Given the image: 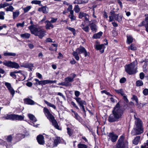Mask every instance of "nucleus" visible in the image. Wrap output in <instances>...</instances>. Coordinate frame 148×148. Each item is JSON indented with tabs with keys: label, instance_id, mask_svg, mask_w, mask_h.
Masks as SVG:
<instances>
[{
	"label": "nucleus",
	"instance_id": "nucleus-1",
	"mask_svg": "<svg viewBox=\"0 0 148 148\" xmlns=\"http://www.w3.org/2000/svg\"><path fill=\"white\" fill-rule=\"evenodd\" d=\"M123 113V110L120 107L119 103H117L114 107L108 119L110 123H112L119 121L122 118Z\"/></svg>",
	"mask_w": 148,
	"mask_h": 148
},
{
	"label": "nucleus",
	"instance_id": "nucleus-2",
	"mask_svg": "<svg viewBox=\"0 0 148 148\" xmlns=\"http://www.w3.org/2000/svg\"><path fill=\"white\" fill-rule=\"evenodd\" d=\"M31 33L42 39L45 35L46 31L41 26L32 25L28 27Z\"/></svg>",
	"mask_w": 148,
	"mask_h": 148
},
{
	"label": "nucleus",
	"instance_id": "nucleus-3",
	"mask_svg": "<svg viewBox=\"0 0 148 148\" xmlns=\"http://www.w3.org/2000/svg\"><path fill=\"white\" fill-rule=\"evenodd\" d=\"M134 117L136 119L135 123L136 127L135 130L134 129L132 131L131 134L133 135H138L143 133V132L142 121L139 118L136 117L135 115H134Z\"/></svg>",
	"mask_w": 148,
	"mask_h": 148
},
{
	"label": "nucleus",
	"instance_id": "nucleus-4",
	"mask_svg": "<svg viewBox=\"0 0 148 148\" xmlns=\"http://www.w3.org/2000/svg\"><path fill=\"white\" fill-rule=\"evenodd\" d=\"M138 63L137 60L125 66V70L126 72L130 75L133 74L137 72Z\"/></svg>",
	"mask_w": 148,
	"mask_h": 148
},
{
	"label": "nucleus",
	"instance_id": "nucleus-5",
	"mask_svg": "<svg viewBox=\"0 0 148 148\" xmlns=\"http://www.w3.org/2000/svg\"><path fill=\"white\" fill-rule=\"evenodd\" d=\"M43 111L47 118L52 123V125L57 129L60 130L58 125L54 117L50 113L48 109L46 108H44Z\"/></svg>",
	"mask_w": 148,
	"mask_h": 148
},
{
	"label": "nucleus",
	"instance_id": "nucleus-6",
	"mask_svg": "<svg viewBox=\"0 0 148 148\" xmlns=\"http://www.w3.org/2000/svg\"><path fill=\"white\" fill-rule=\"evenodd\" d=\"M128 142L125 138V136L123 134L118 140L115 148H127Z\"/></svg>",
	"mask_w": 148,
	"mask_h": 148
},
{
	"label": "nucleus",
	"instance_id": "nucleus-7",
	"mask_svg": "<svg viewBox=\"0 0 148 148\" xmlns=\"http://www.w3.org/2000/svg\"><path fill=\"white\" fill-rule=\"evenodd\" d=\"M4 118L6 119L12 120H22L24 119V117L22 116L15 114H7Z\"/></svg>",
	"mask_w": 148,
	"mask_h": 148
},
{
	"label": "nucleus",
	"instance_id": "nucleus-8",
	"mask_svg": "<svg viewBox=\"0 0 148 148\" xmlns=\"http://www.w3.org/2000/svg\"><path fill=\"white\" fill-rule=\"evenodd\" d=\"M118 136L113 132L110 133L108 136V141H111L112 142L116 141Z\"/></svg>",
	"mask_w": 148,
	"mask_h": 148
},
{
	"label": "nucleus",
	"instance_id": "nucleus-9",
	"mask_svg": "<svg viewBox=\"0 0 148 148\" xmlns=\"http://www.w3.org/2000/svg\"><path fill=\"white\" fill-rule=\"evenodd\" d=\"M71 75L72 76V77H67L65 78V82L66 84V86H71V82L73 81L74 78L76 76V75L74 74H72Z\"/></svg>",
	"mask_w": 148,
	"mask_h": 148
},
{
	"label": "nucleus",
	"instance_id": "nucleus-10",
	"mask_svg": "<svg viewBox=\"0 0 148 148\" xmlns=\"http://www.w3.org/2000/svg\"><path fill=\"white\" fill-rule=\"evenodd\" d=\"M75 99L79 104L80 106L81 107V108L82 109L83 111L85 112V110L84 105H86V102L84 101L81 100V98L79 97L75 98Z\"/></svg>",
	"mask_w": 148,
	"mask_h": 148
},
{
	"label": "nucleus",
	"instance_id": "nucleus-11",
	"mask_svg": "<svg viewBox=\"0 0 148 148\" xmlns=\"http://www.w3.org/2000/svg\"><path fill=\"white\" fill-rule=\"evenodd\" d=\"M79 54L84 53L85 57L88 55L89 53L88 52L86 49L82 46H80L79 48H77L75 50Z\"/></svg>",
	"mask_w": 148,
	"mask_h": 148
},
{
	"label": "nucleus",
	"instance_id": "nucleus-12",
	"mask_svg": "<svg viewBox=\"0 0 148 148\" xmlns=\"http://www.w3.org/2000/svg\"><path fill=\"white\" fill-rule=\"evenodd\" d=\"M5 85L12 95V97H13L15 93V91L12 87L11 84L9 83L5 82Z\"/></svg>",
	"mask_w": 148,
	"mask_h": 148
},
{
	"label": "nucleus",
	"instance_id": "nucleus-13",
	"mask_svg": "<svg viewBox=\"0 0 148 148\" xmlns=\"http://www.w3.org/2000/svg\"><path fill=\"white\" fill-rule=\"evenodd\" d=\"M104 44L101 45L97 44L95 46V48L97 50H100L101 53H103L104 52Z\"/></svg>",
	"mask_w": 148,
	"mask_h": 148
},
{
	"label": "nucleus",
	"instance_id": "nucleus-14",
	"mask_svg": "<svg viewBox=\"0 0 148 148\" xmlns=\"http://www.w3.org/2000/svg\"><path fill=\"white\" fill-rule=\"evenodd\" d=\"M44 139V137L43 136L41 135H40L37 137V141L40 145H43L44 144L45 141Z\"/></svg>",
	"mask_w": 148,
	"mask_h": 148
},
{
	"label": "nucleus",
	"instance_id": "nucleus-15",
	"mask_svg": "<svg viewBox=\"0 0 148 148\" xmlns=\"http://www.w3.org/2000/svg\"><path fill=\"white\" fill-rule=\"evenodd\" d=\"M15 136L14 138L15 140V141L16 143L20 140L21 139L25 137V136L24 134H22L20 133L16 135H14Z\"/></svg>",
	"mask_w": 148,
	"mask_h": 148
},
{
	"label": "nucleus",
	"instance_id": "nucleus-16",
	"mask_svg": "<svg viewBox=\"0 0 148 148\" xmlns=\"http://www.w3.org/2000/svg\"><path fill=\"white\" fill-rule=\"evenodd\" d=\"M144 62V64L143 66V71L144 72H146L147 69V66L148 65V60L145 59L143 60L140 62L141 63H142Z\"/></svg>",
	"mask_w": 148,
	"mask_h": 148
},
{
	"label": "nucleus",
	"instance_id": "nucleus-17",
	"mask_svg": "<svg viewBox=\"0 0 148 148\" xmlns=\"http://www.w3.org/2000/svg\"><path fill=\"white\" fill-rule=\"evenodd\" d=\"M38 11L42 12L44 14H46L48 12L49 9L46 6H43L38 8Z\"/></svg>",
	"mask_w": 148,
	"mask_h": 148
},
{
	"label": "nucleus",
	"instance_id": "nucleus-18",
	"mask_svg": "<svg viewBox=\"0 0 148 148\" xmlns=\"http://www.w3.org/2000/svg\"><path fill=\"white\" fill-rule=\"evenodd\" d=\"M15 136H14V134L12 135H10L7 136L6 138V140L8 142H11L12 140L13 142V143L14 144L16 143V141H15Z\"/></svg>",
	"mask_w": 148,
	"mask_h": 148
},
{
	"label": "nucleus",
	"instance_id": "nucleus-19",
	"mask_svg": "<svg viewBox=\"0 0 148 148\" xmlns=\"http://www.w3.org/2000/svg\"><path fill=\"white\" fill-rule=\"evenodd\" d=\"M79 17L80 18H82L84 17L86 21H88V20L89 16L86 13L82 12H80L79 13Z\"/></svg>",
	"mask_w": 148,
	"mask_h": 148
},
{
	"label": "nucleus",
	"instance_id": "nucleus-20",
	"mask_svg": "<svg viewBox=\"0 0 148 148\" xmlns=\"http://www.w3.org/2000/svg\"><path fill=\"white\" fill-rule=\"evenodd\" d=\"M62 139L60 137H56L54 140L53 147H56L58 143H60Z\"/></svg>",
	"mask_w": 148,
	"mask_h": 148
},
{
	"label": "nucleus",
	"instance_id": "nucleus-21",
	"mask_svg": "<svg viewBox=\"0 0 148 148\" xmlns=\"http://www.w3.org/2000/svg\"><path fill=\"white\" fill-rule=\"evenodd\" d=\"M24 101L26 104L28 105H33L37 104L34 101L29 98L25 99Z\"/></svg>",
	"mask_w": 148,
	"mask_h": 148
},
{
	"label": "nucleus",
	"instance_id": "nucleus-22",
	"mask_svg": "<svg viewBox=\"0 0 148 148\" xmlns=\"http://www.w3.org/2000/svg\"><path fill=\"white\" fill-rule=\"evenodd\" d=\"M21 66L28 68L30 69V70L32 71V68L34 67V65L33 64L25 63L21 65Z\"/></svg>",
	"mask_w": 148,
	"mask_h": 148
},
{
	"label": "nucleus",
	"instance_id": "nucleus-23",
	"mask_svg": "<svg viewBox=\"0 0 148 148\" xmlns=\"http://www.w3.org/2000/svg\"><path fill=\"white\" fill-rule=\"evenodd\" d=\"M13 72L15 73H18V75L19 76H21L22 77V76H23V79H21V80L23 81L25 79V78H26V76L25 74L23 73V71H22L20 70L19 71H15Z\"/></svg>",
	"mask_w": 148,
	"mask_h": 148
},
{
	"label": "nucleus",
	"instance_id": "nucleus-24",
	"mask_svg": "<svg viewBox=\"0 0 148 148\" xmlns=\"http://www.w3.org/2000/svg\"><path fill=\"white\" fill-rule=\"evenodd\" d=\"M114 19L119 22L121 21L122 18V16L120 14H114L113 15Z\"/></svg>",
	"mask_w": 148,
	"mask_h": 148
},
{
	"label": "nucleus",
	"instance_id": "nucleus-25",
	"mask_svg": "<svg viewBox=\"0 0 148 148\" xmlns=\"http://www.w3.org/2000/svg\"><path fill=\"white\" fill-rule=\"evenodd\" d=\"M88 0H75L74 1L73 3L74 4H83L86 3L88 2Z\"/></svg>",
	"mask_w": 148,
	"mask_h": 148
},
{
	"label": "nucleus",
	"instance_id": "nucleus-26",
	"mask_svg": "<svg viewBox=\"0 0 148 148\" xmlns=\"http://www.w3.org/2000/svg\"><path fill=\"white\" fill-rule=\"evenodd\" d=\"M90 27L91 30L94 32H97V25L94 23H91L90 24Z\"/></svg>",
	"mask_w": 148,
	"mask_h": 148
},
{
	"label": "nucleus",
	"instance_id": "nucleus-27",
	"mask_svg": "<svg viewBox=\"0 0 148 148\" xmlns=\"http://www.w3.org/2000/svg\"><path fill=\"white\" fill-rule=\"evenodd\" d=\"M103 32H100L94 34L93 36V38L95 39L100 38Z\"/></svg>",
	"mask_w": 148,
	"mask_h": 148
},
{
	"label": "nucleus",
	"instance_id": "nucleus-28",
	"mask_svg": "<svg viewBox=\"0 0 148 148\" xmlns=\"http://www.w3.org/2000/svg\"><path fill=\"white\" fill-rule=\"evenodd\" d=\"M45 23H47L46 25V29H50V27L52 28L53 27V25L51 23L50 21L47 20L45 22Z\"/></svg>",
	"mask_w": 148,
	"mask_h": 148
},
{
	"label": "nucleus",
	"instance_id": "nucleus-29",
	"mask_svg": "<svg viewBox=\"0 0 148 148\" xmlns=\"http://www.w3.org/2000/svg\"><path fill=\"white\" fill-rule=\"evenodd\" d=\"M28 116L31 120V121L33 123L34 122H36L37 121V119L34 115L31 114H29Z\"/></svg>",
	"mask_w": 148,
	"mask_h": 148
},
{
	"label": "nucleus",
	"instance_id": "nucleus-30",
	"mask_svg": "<svg viewBox=\"0 0 148 148\" xmlns=\"http://www.w3.org/2000/svg\"><path fill=\"white\" fill-rule=\"evenodd\" d=\"M20 36L22 38L28 39L30 37V34L28 33H25L24 34H21Z\"/></svg>",
	"mask_w": 148,
	"mask_h": 148
},
{
	"label": "nucleus",
	"instance_id": "nucleus-31",
	"mask_svg": "<svg viewBox=\"0 0 148 148\" xmlns=\"http://www.w3.org/2000/svg\"><path fill=\"white\" fill-rule=\"evenodd\" d=\"M140 138V136H137L136 137L133 141V143L135 145H137L139 143Z\"/></svg>",
	"mask_w": 148,
	"mask_h": 148
},
{
	"label": "nucleus",
	"instance_id": "nucleus-32",
	"mask_svg": "<svg viewBox=\"0 0 148 148\" xmlns=\"http://www.w3.org/2000/svg\"><path fill=\"white\" fill-rule=\"evenodd\" d=\"M133 38L131 36L127 35V43L130 44L133 42Z\"/></svg>",
	"mask_w": 148,
	"mask_h": 148
},
{
	"label": "nucleus",
	"instance_id": "nucleus-33",
	"mask_svg": "<svg viewBox=\"0 0 148 148\" xmlns=\"http://www.w3.org/2000/svg\"><path fill=\"white\" fill-rule=\"evenodd\" d=\"M5 56H16V54L15 53L9 52H4L3 54Z\"/></svg>",
	"mask_w": 148,
	"mask_h": 148
},
{
	"label": "nucleus",
	"instance_id": "nucleus-34",
	"mask_svg": "<svg viewBox=\"0 0 148 148\" xmlns=\"http://www.w3.org/2000/svg\"><path fill=\"white\" fill-rule=\"evenodd\" d=\"M44 102H45V103L48 106L53 108V109H54L55 110L56 109V107L54 105L49 102L47 101L46 100H45Z\"/></svg>",
	"mask_w": 148,
	"mask_h": 148
},
{
	"label": "nucleus",
	"instance_id": "nucleus-35",
	"mask_svg": "<svg viewBox=\"0 0 148 148\" xmlns=\"http://www.w3.org/2000/svg\"><path fill=\"white\" fill-rule=\"evenodd\" d=\"M11 67L17 69L20 67V66L17 63L15 62H12Z\"/></svg>",
	"mask_w": 148,
	"mask_h": 148
},
{
	"label": "nucleus",
	"instance_id": "nucleus-36",
	"mask_svg": "<svg viewBox=\"0 0 148 148\" xmlns=\"http://www.w3.org/2000/svg\"><path fill=\"white\" fill-rule=\"evenodd\" d=\"M12 62L10 61H5L3 62V63L4 65L8 67H11Z\"/></svg>",
	"mask_w": 148,
	"mask_h": 148
},
{
	"label": "nucleus",
	"instance_id": "nucleus-37",
	"mask_svg": "<svg viewBox=\"0 0 148 148\" xmlns=\"http://www.w3.org/2000/svg\"><path fill=\"white\" fill-rule=\"evenodd\" d=\"M79 54L76 51H73V55L77 60H79V58L78 55Z\"/></svg>",
	"mask_w": 148,
	"mask_h": 148
},
{
	"label": "nucleus",
	"instance_id": "nucleus-38",
	"mask_svg": "<svg viewBox=\"0 0 148 148\" xmlns=\"http://www.w3.org/2000/svg\"><path fill=\"white\" fill-rule=\"evenodd\" d=\"M81 27L82 29L85 32H88L89 31V28L88 26H84V25L82 24L81 25Z\"/></svg>",
	"mask_w": 148,
	"mask_h": 148
},
{
	"label": "nucleus",
	"instance_id": "nucleus-39",
	"mask_svg": "<svg viewBox=\"0 0 148 148\" xmlns=\"http://www.w3.org/2000/svg\"><path fill=\"white\" fill-rule=\"evenodd\" d=\"M20 14L19 11V10H16L15 12H13V18L15 19Z\"/></svg>",
	"mask_w": 148,
	"mask_h": 148
},
{
	"label": "nucleus",
	"instance_id": "nucleus-40",
	"mask_svg": "<svg viewBox=\"0 0 148 148\" xmlns=\"http://www.w3.org/2000/svg\"><path fill=\"white\" fill-rule=\"evenodd\" d=\"M128 49L132 51H135L136 50L137 48L134 44H132L130 46L128 47Z\"/></svg>",
	"mask_w": 148,
	"mask_h": 148
},
{
	"label": "nucleus",
	"instance_id": "nucleus-41",
	"mask_svg": "<svg viewBox=\"0 0 148 148\" xmlns=\"http://www.w3.org/2000/svg\"><path fill=\"white\" fill-rule=\"evenodd\" d=\"M31 3L33 4L39 5L40 6L42 5L41 4V1H40L35 0H33L31 1Z\"/></svg>",
	"mask_w": 148,
	"mask_h": 148
},
{
	"label": "nucleus",
	"instance_id": "nucleus-42",
	"mask_svg": "<svg viewBox=\"0 0 148 148\" xmlns=\"http://www.w3.org/2000/svg\"><path fill=\"white\" fill-rule=\"evenodd\" d=\"M115 91L116 93L118 94H120L122 96L125 95L122 89L116 90Z\"/></svg>",
	"mask_w": 148,
	"mask_h": 148
},
{
	"label": "nucleus",
	"instance_id": "nucleus-43",
	"mask_svg": "<svg viewBox=\"0 0 148 148\" xmlns=\"http://www.w3.org/2000/svg\"><path fill=\"white\" fill-rule=\"evenodd\" d=\"M77 146L78 148H88L87 146L84 144L79 143Z\"/></svg>",
	"mask_w": 148,
	"mask_h": 148
},
{
	"label": "nucleus",
	"instance_id": "nucleus-44",
	"mask_svg": "<svg viewBox=\"0 0 148 148\" xmlns=\"http://www.w3.org/2000/svg\"><path fill=\"white\" fill-rule=\"evenodd\" d=\"M136 85L137 86H140L143 85V81L141 80H138L136 82Z\"/></svg>",
	"mask_w": 148,
	"mask_h": 148
},
{
	"label": "nucleus",
	"instance_id": "nucleus-45",
	"mask_svg": "<svg viewBox=\"0 0 148 148\" xmlns=\"http://www.w3.org/2000/svg\"><path fill=\"white\" fill-rule=\"evenodd\" d=\"M10 5L9 4L6 2H4L3 3L0 4V9L4 8Z\"/></svg>",
	"mask_w": 148,
	"mask_h": 148
},
{
	"label": "nucleus",
	"instance_id": "nucleus-46",
	"mask_svg": "<svg viewBox=\"0 0 148 148\" xmlns=\"http://www.w3.org/2000/svg\"><path fill=\"white\" fill-rule=\"evenodd\" d=\"M74 10L76 13H78L80 11V8L78 5H75L74 8Z\"/></svg>",
	"mask_w": 148,
	"mask_h": 148
},
{
	"label": "nucleus",
	"instance_id": "nucleus-47",
	"mask_svg": "<svg viewBox=\"0 0 148 148\" xmlns=\"http://www.w3.org/2000/svg\"><path fill=\"white\" fill-rule=\"evenodd\" d=\"M5 14L4 12L0 11V19L3 20L5 19L4 15Z\"/></svg>",
	"mask_w": 148,
	"mask_h": 148
},
{
	"label": "nucleus",
	"instance_id": "nucleus-48",
	"mask_svg": "<svg viewBox=\"0 0 148 148\" xmlns=\"http://www.w3.org/2000/svg\"><path fill=\"white\" fill-rule=\"evenodd\" d=\"M31 6H28L26 7L23 8V10L24 13L27 12L31 9Z\"/></svg>",
	"mask_w": 148,
	"mask_h": 148
},
{
	"label": "nucleus",
	"instance_id": "nucleus-49",
	"mask_svg": "<svg viewBox=\"0 0 148 148\" xmlns=\"http://www.w3.org/2000/svg\"><path fill=\"white\" fill-rule=\"evenodd\" d=\"M73 13H70V14L69 15V17L71 19V21H73L75 19V17Z\"/></svg>",
	"mask_w": 148,
	"mask_h": 148
},
{
	"label": "nucleus",
	"instance_id": "nucleus-50",
	"mask_svg": "<svg viewBox=\"0 0 148 148\" xmlns=\"http://www.w3.org/2000/svg\"><path fill=\"white\" fill-rule=\"evenodd\" d=\"M72 9L73 6L72 5H70L67 9V10L70 12V13H74L73 11L72 10Z\"/></svg>",
	"mask_w": 148,
	"mask_h": 148
},
{
	"label": "nucleus",
	"instance_id": "nucleus-51",
	"mask_svg": "<svg viewBox=\"0 0 148 148\" xmlns=\"http://www.w3.org/2000/svg\"><path fill=\"white\" fill-rule=\"evenodd\" d=\"M34 80L36 82L34 83V84L35 85H41V81H39L37 79H34Z\"/></svg>",
	"mask_w": 148,
	"mask_h": 148
},
{
	"label": "nucleus",
	"instance_id": "nucleus-52",
	"mask_svg": "<svg viewBox=\"0 0 148 148\" xmlns=\"http://www.w3.org/2000/svg\"><path fill=\"white\" fill-rule=\"evenodd\" d=\"M67 130L68 134L70 136H71L73 134V132L72 130L69 127H67Z\"/></svg>",
	"mask_w": 148,
	"mask_h": 148
},
{
	"label": "nucleus",
	"instance_id": "nucleus-53",
	"mask_svg": "<svg viewBox=\"0 0 148 148\" xmlns=\"http://www.w3.org/2000/svg\"><path fill=\"white\" fill-rule=\"evenodd\" d=\"M6 10L7 11L12 12L14 10V8L12 6L10 5L9 7H7Z\"/></svg>",
	"mask_w": 148,
	"mask_h": 148
},
{
	"label": "nucleus",
	"instance_id": "nucleus-54",
	"mask_svg": "<svg viewBox=\"0 0 148 148\" xmlns=\"http://www.w3.org/2000/svg\"><path fill=\"white\" fill-rule=\"evenodd\" d=\"M25 24L24 21H23L22 23H17L16 25V27H23L24 26Z\"/></svg>",
	"mask_w": 148,
	"mask_h": 148
},
{
	"label": "nucleus",
	"instance_id": "nucleus-55",
	"mask_svg": "<svg viewBox=\"0 0 148 148\" xmlns=\"http://www.w3.org/2000/svg\"><path fill=\"white\" fill-rule=\"evenodd\" d=\"M74 117L75 119L78 121H79L81 120L80 117L77 113H75Z\"/></svg>",
	"mask_w": 148,
	"mask_h": 148
},
{
	"label": "nucleus",
	"instance_id": "nucleus-56",
	"mask_svg": "<svg viewBox=\"0 0 148 148\" xmlns=\"http://www.w3.org/2000/svg\"><path fill=\"white\" fill-rule=\"evenodd\" d=\"M67 29H68L69 30L72 32L74 35H75V34H76V33L75 32V30L74 28L69 27H67Z\"/></svg>",
	"mask_w": 148,
	"mask_h": 148
},
{
	"label": "nucleus",
	"instance_id": "nucleus-57",
	"mask_svg": "<svg viewBox=\"0 0 148 148\" xmlns=\"http://www.w3.org/2000/svg\"><path fill=\"white\" fill-rule=\"evenodd\" d=\"M141 148H148V140L146 141V142L144 143L143 145L141 146Z\"/></svg>",
	"mask_w": 148,
	"mask_h": 148
},
{
	"label": "nucleus",
	"instance_id": "nucleus-58",
	"mask_svg": "<svg viewBox=\"0 0 148 148\" xmlns=\"http://www.w3.org/2000/svg\"><path fill=\"white\" fill-rule=\"evenodd\" d=\"M48 84V80H44L41 81V85L42 86Z\"/></svg>",
	"mask_w": 148,
	"mask_h": 148
},
{
	"label": "nucleus",
	"instance_id": "nucleus-59",
	"mask_svg": "<svg viewBox=\"0 0 148 148\" xmlns=\"http://www.w3.org/2000/svg\"><path fill=\"white\" fill-rule=\"evenodd\" d=\"M132 99L133 100H135L136 103H138V99L136 96L134 95H133Z\"/></svg>",
	"mask_w": 148,
	"mask_h": 148
},
{
	"label": "nucleus",
	"instance_id": "nucleus-60",
	"mask_svg": "<svg viewBox=\"0 0 148 148\" xmlns=\"http://www.w3.org/2000/svg\"><path fill=\"white\" fill-rule=\"evenodd\" d=\"M143 94L145 95H148V89L145 88L143 91Z\"/></svg>",
	"mask_w": 148,
	"mask_h": 148
},
{
	"label": "nucleus",
	"instance_id": "nucleus-61",
	"mask_svg": "<svg viewBox=\"0 0 148 148\" xmlns=\"http://www.w3.org/2000/svg\"><path fill=\"white\" fill-rule=\"evenodd\" d=\"M126 81V79L125 77H122L120 80V82L122 83H125Z\"/></svg>",
	"mask_w": 148,
	"mask_h": 148
},
{
	"label": "nucleus",
	"instance_id": "nucleus-62",
	"mask_svg": "<svg viewBox=\"0 0 148 148\" xmlns=\"http://www.w3.org/2000/svg\"><path fill=\"white\" fill-rule=\"evenodd\" d=\"M57 20V18H51V20L50 21L51 23H55Z\"/></svg>",
	"mask_w": 148,
	"mask_h": 148
},
{
	"label": "nucleus",
	"instance_id": "nucleus-63",
	"mask_svg": "<svg viewBox=\"0 0 148 148\" xmlns=\"http://www.w3.org/2000/svg\"><path fill=\"white\" fill-rule=\"evenodd\" d=\"M10 75L14 78H15L16 77V76L13 72H11L10 73Z\"/></svg>",
	"mask_w": 148,
	"mask_h": 148
},
{
	"label": "nucleus",
	"instance_id": "nucleus-64",
	"mask_svg": "<svg viewBox=\"0 0 148 148\" xmlns=\"http://www.w3.org/2000/svg\"><path fill=\"white\" fill-rule=\"evenodd\" d=\"M140 77L141 79H143L144 77V75L143 72L141 73L140 74Z\"/></svg>",
	"mask_w": 148,
	"mask_h": 148
}]
</instances>
